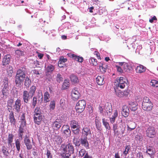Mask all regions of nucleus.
I'll list each match as a JSON object with an SVG mask.
<instances>
[{
    "label": "nucleus",
    "instance_id": "obj_61",
    "mask_svg": "<svg viewBox=\"0 0 158 158\" xmlns=\"http://www.w3.org/2000/svg\"><path fill=\"white\" fill-rule=\"evenodd\" d=\"M58 65L59 67L62 68L64 67V64L63 62V61L59 60L58 62Z\"/></svg>",
    "mask_w": 158,
    "mask_h": 158
},
{
    "label": "nucleus",
    "instance_id": "obj_40",
    "mask_svg": "<svg viewBox=\"0 0 158 158\" xmlns=\"http://www.w3.org/2000/svg\"><path fill=\"white\" fill-rule=\"evenodd\" d=\"M102 123L103 125L106 129L110 130V129L109 124L106 121L105 118L102 119Z\"/></svg>",
    "mask_w": 158,
    "mask_h": 158
},
{
    "label": "nucleus",
    "instance_id": "obj_39",
    "mask_svg": "<svg viewBox=\"0 0 158 158\" xmlns=\"http://www.w3.org/2000/svg\"><path fill=\"white\" fill-rule=\"evenodd\" d=\"M16 147L18 152H19L20 149V141L19 139H17L15 142Z\"/></svg>",
    "mask_w": 158,
    "mask_h": 158
},
{
    "label": "nucleus",
    "instance_id": "obj_32",
    "mask_svg": "<svg viewBox=\"0 0 158 158\" xmlns=\"http://www.w3.org/2000/svg\"><path fill=\"white\" fill-rule=\"evenodd\" d=\"M36 88L34 86H32L30 88L29 91L28 92L31 96H33L35 93Z\"/></svg>",
    "mask_w": 158,
    "mask_h": 158
},
{
    "label": "nucleus",
    "instance_id": "obj_17",
    "mask_svg": "<svg viewBox=\"0 0 158 158\" xmlns=\"http://www.w3.org/2000/svg\"><path fill=\"white\" fill-rule=\"evenodd\" d=\"M97 84L99 85H102L105 83L104 77L103 76H98L96 78Z\"/></svg>",
    "mask_w": 158,
    "mask_h": 158
},
{
    "label": "nucleus",
    "instance_id": "obj_38",
    "mask_svg": "<svg viewBox=\"0 0 158 158\" xmlns=\"http://www.w3.org/2000/svg\"><path fill=\"white\" fill-rule=\"evenodd\" d=\"M89 62L93 65L96 66L97 64V61L94 58L91 57L89 59Z\"/></svg>",
    "mask_w": 158,
    "mask_h": 158
},
{
    "label": "nucleus",
    "instance_id": "obj_60",
    "mask_svg": "<svg viewBox=\"0 0 158 158\" xmlns=\"http://www.w3.org/2000/svg\"><path fill=\"white\" fill-rule=\"evenodd\" d=\"M46 155L48 158H52V155L50 152L48 150H47Z\"/></svg>",
    "mask_w": 158,
    "mask_h": 158
},
{
    "label": "nucleus",
    "instance_id": "obj_50",
    "mask_svg": "<svg viewBox=\"0 0 158 158\" xmlns=\"http://www.w3.org/2000/svg\"><path fill=\"white\" fill-rule=\"evenodd\" d=\"M7 148L5 147H3L2 149V152L6 156H8L9 153L8 151L7 150Z\"/></svg>",
    "mask_w": 158,
    "mask_h": 158
},
{
    "label": "nucleus",
    "instance_id": "obj_49",
    "mask_svg": "<svg viewBox=\"0 0 158 158\" xmlns=\"http://www.w3.org/2000/svg\"><path fill=\"white\" fill-rule=\"evenodd\" d=\"M149 103H151V101H150L149 98L147 97H144L142 103V105L144 104H146Z\"/></svg>",
    "mask_w": 158,
    "mask_h": 158
},
{
    "label": "nucleus",
    "instance_id": "obj_43",
    "mask_svg": "<svg viewBox=\"0 0 158 158\" xmlns=\"http://www.w3.org/2000/svg\"><path fill=\"white\" fill-rule=\"evenodd\" d=\"M43 95L41 93H39L37 96L38 103L41 104L43 102Z\"/></svg>",
    "mask_w": 158,
    "mask_h": 158
},
{
    "label": "nucleus",
    "instance_id": "obj_56",
    "mask_svg": "<svg viewBox=\"0 0 158 158\" xmlns=\"http://www.w3.org/2000/svg\"><path fill=\"white\" fill-rule=\"evenodd\" d=\"M115 67L116 68L117 71L120 73H122L123 72V68L118 65H116Z\"/></svg>",
    "mask_w": 158,
    "mask_h": 158
},
{
    "label": "nucleus",
    "instance_id": "obj_14",
    "mask_svg": "<svg viewBox=\"0 0 158 158\" xmlns=\"http://www.w3.org/2000/svg\"><path fill=\"white\" fill-rule=\"evenodd\" d=\"M152 104L151 102L142 105V108L144 110L148 111L152 110Z\"/></svg>",
    "mask_w": 158,
    "mask_h": 158
},
{
    "label": "nucleus",
    "instance_id": "obj_62",
    "mask_svg": "<svg viewBox=\"0 0 158 158\" xmlns=\"http://www.w3.org/2000/svg\"><path fill=\"white\" fill-rule=\"evenodd\" d=\"M73 133L76 135L78 134L80 131V128L78 129H75L73 130Z\"/></svg>",
    "mask_w": 158,
    "mask_h": 158
},
{
    "label": "nucleus",
    "instance_id": "obj_42",
    "mask_svg": "<svg viewBox=\"0 0 158 158\" xmlns=\"http://www.w3.org/2000/svg\"><path fill=\"white\" fill-rule=\"evenodd\" d=\"M56 102L54 101H52L50 102L49 107L51 110H54L55 107Z\"/></svg>",
    "mask_w": 158,
    "mask_h": 158
},
{
    "label": "nucleus",
    "instance_id": "obj_3",
    "mask_svg": "<svg viewBox=\"0 0 158 158\" xmlns=\"http://www.w3.org/2000/svg\"><path fill=\"white\" fill-rule=\"evenodd\" d=\"M127 80L124 77L117 78L114 82V85L117 87L121 89L124 88L126 85Z\"/></svg>",
    "mask_w": 158,
    "mask_h": 158
},
{
    "label": "nucleus",
    "instance_id": "obj_58",
    "mask_svg": "<svg viewBox=\"0 0 158 158\" xmlns=\"http://www.w3.org/2000/svg\"><path fill=\"white\" fill-rule=\"evenodd\" d=\"M13 102V100L12 99H10L7 102V105L8 107H10V108H11L12 106Z\"/></svg>",
    "mask_w": 158,
    "mask_h": 158
},
{
    "label": "nucleus",
    "instance_id": "obj_34",
    "mask_svg": "<svg viewBox=\"0 0 158 158\" xmlns=\"http://www.w3.org/2000/svg\"><path fill=\"white\" fill-rule=\"evenodd\" d=\"M55 67L52 64H49L46 68V70L47 72L52 73Z\"/></svg>",
    "mask_w": 158,
    "mask_h": 158
},
{
    "label": "nucleus",
    "instance_id": "obj_35",
    "mask_svg": "<svg viewBox=\"0 0 158 158\" xmlns=\"http://www.w3.org/2000/svg\"><path fill=\"white\" fill-rule=\"evenodd\" d=\"M24 52L22 51L17 50L15 51V56L17 57H19L24 55Z\"/></svg>",
    "mask_w": 158,
    "mask_h": 158
},
{
    "label": "nucleus",
    "instance_id": "obj_26",
    "mask_svg": "<svg viewBox=\"0 0 158 158\" xmlns=\"http://www.w3.org/2000/svg\"><path fill=\"white\" fill-rule=\"evenodd\" d=\"M61 125V122L56 121L52 124V127L54 129L57 130L60 128Z\"/></svg>",
    "mask_w": 158,
    "mask_h": 158
},
{
    "label": "nucleus",
    "instance_id": "obj_23",
    "mask_svg": "<svg viewBox=\"0 0 158 158\" xmlns=\"http://www.w3.org/2000/svg\"><path fill=\"white\" fill-rule=\"evenodd\" d=\"M115 91L116 95L118 97H122L124 95H125V93H126V92H123L119 90L118 89H115Z\"/></svg>",
    "mask_w": 158,
    "mask_h": 158
},
{
    "label": "nucleus",
    "instance_id": "obj_44",
    "mask_svg": "<svg viewBox=\"0 0 158 158\" xmlns=\"http://www.w3.org/2000/svg\"><path fill=\"white\" fill-rule=\"evenodd\" d=\"M95 122L97 128V129H98L100 125V119L99 117H96Z\"/></svg>",
    "mask_w": 158,
    "mask_h": 158
},
{
    "label": "nucleus",
    "instance_id": "obj_59",
    "mask_svg": "<svg viewBox=\"0 0 158 158\" xmlns=\"http://www.w3.org/2000/svg\"><path fill=\"white\" fill-rule=\"evenodd\" d=\"M26 123L25 120H21V124L20 127H24L26 126Z\"/></svg>",
    "mask_w": 158,
    "mask_h": 158
},
{
    "label": "nucleus",
    "instance_id": "obj_25",
    "mask_svg": "<svg viewBox=\"0 0 158 158\" xmlns=\"http://www.w3.org/2000/svg\"><path fill=\"white\" fill-rule=\"evenodd\" d=\"M123 72H129L131 70L132 68L131 67L129 66V65L127 63H124V64L123 67Z\"/></svg>",
    "mask_w": 158,
    "mask_h": 158
},
{
    "label": "nucleus",
    "instance_id": "obj_33",
    "mask_svg": "<svg viewBox=\"0 0 158 158\" xmlns=\"http://www.w3.org/2000/svg\"><path fill=\"white\" fill-rule=\"evenodd\" d=\"M135 128V123L134 122H131L130 124L127 125V130L131 131Z\"/></svg>",
    "mask_w": 158,
    "mask_h": 158
},
{
    "label": "nucleus",
    "instance_id": "obj_20",
    "mask_svg": "<svg viewBox=\"0 0 158 158\" xmlns=\"http://www.w3.org/2000/svg\"><path fill=\"white\" fill-rule=\"evenodd\" d=\"M135 70L137 73H141L145 71V67L142 65H139L136 67Z\"/></svg>",
    "mask_w": 158,
    "mask_h": 158
},
{
    "label": "nucleus",
    "instance_id": "obj_7",
    "mask_svg": "<svg viewBox=\"0 0 158 158\" xmlns=\"http://www.w3.org/2000/svg\"><path fill=\"white\" fill-rule=\"evenodd\" d=\"M71 96L72 99L76 100L78 99L80 96V94L77 90V88H74L72 91Z\"/></svg>",
    "mask_w": 158,
    "mask_h": 158
},
{
    "label": "nucleus",
    "instance_id": "obj_64",
    "mask_svg": "<svg viewBox=\"0 0 158 158\" xmlns=\"http://www.w3.org/2000/svg\"><path fill=\"white\" fill-rule=\"evenodd\" d=\"M83 158H92V157L89 156L88 153H86Z\"/></svg>",
    "mask_w": 158,
    "mask_h": 158
},
{
    "label": "nucleus",
    "instance_id": "obj_63",
    "mask_svg": "<svg viewBox=\"0 0 158 158\" xmlns=\"http://www.w3.org/2000/svg\"><path fill=\"white\" fill-rule=\"evenodd\" d=\"M59 60L63 61V62L64 63L65 62L67 61V59L66 58H64L63 57H61Z\"/></svg>",
    "mask_w": 158,
    "mask_h": 158
},
{
    "label": "nucleus",
    "instance_id": "obj_52",
    "mask_svg": "<svg viewBox=\"0 0 158 158\" xmlns=\"http://www.w3.org/2000/svg\"><path fill=\"white\" fill-rule=\"evenodd\" d=\"M130 148V147L129 145H127L125 147V150L123 152V154L126 156L128 154V152Z\"/></svg>",
    "mask_w": 158,
    "mask_h": 158
},
{
    "label": "nucleus",
    "instance_id": "obj_21",
    "mask_svg": "<svg viewBox=\"0 0 158 158\" xmlns=\"http://www.w3.org/2000/svg\"><path fill=\"white\" fill-rule=\"evenodd\" d=\"M69 56H71L74 60L80 62H82L83 61V58L82 57L77 56L74 54H69Z\"/></svg>",
    "mask_w": 158,
    "mask_h": 158
},
{
    "label": "nucleus",
    "instance_id": "obj_46",
    "mask_svg": "<svg viewBox=\"0 0 158 158\" xmlns=\"http://www.w3.org/2000/svg\"><path fill=\"white\" fill-rule=\"evenodd\" d=\"M86 151L84 149H82L79 152L78 156L80 157H82L85 154Z\"/></svg>",
    "mask_w": 158,
    "mask_h": 158
},
{
    "label": "nucleus",
    "instance_id": "obj_45",
    "mask_svg": "<svg viewBox=\"0 0 158 158\" xmlns=\"http://www.w3.org/2000/svg\"><path fill=\"white\" fill-rule=\"evenodd\" d=\"M67 129L64 131V133L67 136H69L71 135V131L69 127L67 126Z\"/></svg>",
    "mask_w": 158,
    "mask_h": 158
},
{
    "label": "nucleus",
    "instance_id": "obj_41",
    "mask_svg": "<svg viewBox=\"0 0 158 158\" xmlns=\"http://www.w3.org/2000/svg\"><path fill=\"white\" fill-rule=\"evenodd\" d=\"M150 85L153 87H158V81L154 80H152L150 82Z\"/></svg>",
    "mask_w": 158,
    "mask_h": 158
},
{
    "label": "nucleus",
    "instance_id": "obj_47",
    "mask_svg": "<svg viewBox=\"0 0 158 158\" xmlns=\"http://www.w3.org/2000/svg\"><path fill=\"white\" fill-rule=\"evenodd\" d=\"M73 143L76 146H79L80 145V143H79L80 142L78 139L77 138H75V137L73 139Z\"/></svg>",
    "mask_w": 158,
    "mask_h": 158
},
{
    "label": "nucleus",
    "instance_id": "obj_22",
    "mask_svg": "<svg viewBox=\"0 0 158 158\" xmlns=\"http://www.w3.org/2000/svg\"><path fill=\"white\" fill-rule=\"evenodd\" d=\"M129 110L127 106H125L123 107L122 114L124 117H127L129 114Z\"/></svg>",
    "mask_w": 158,
    "mask_h": 158
},
{
    "label": "nucleus",
    "instance_id": "obj_13",
    "mask_svg": "<svg viewBox=\"0 0 158 158\" xmlns=\"http://www.w3.org/2000/svg\"><path fill=\"white\" fill-rule=\"evenodd\" d=\"M11 56L9 55H7L5 56L2 60V65H6L9 64L11 58Z\"/></svg>",
    "mask_w": 158,
    "mask_h": 158
},
{
    "label": "nucleus",
    "instance_id": "obj_1",
    "mask_svg": "<svg viewBox=\"0 0 158 158\" xmlns=\"http://www.w3.org/2000/svg\"><path fill=\"white\" fill-rule=\"evenodd\" d=\"M26 75L22 69H19L16 72L15 77V83L17 87H20Z\"/></svg>",
    "mask_w": 158,
    "mask_h": 158
},
{
    "label": "nucleus",
    "instance_id": "obj_36",
    "mask_svg": "<svg viewBox=\"0 0 158 158\" xmlns=\"http://www.w3.org/2000/svg\"><path fill=\"white\" fill-rule=\"evenodd\" d=\"M24 80L25 85L27 87H29L31 82V81L29 78L28 77H25Z\"/></svg>",
    "mask_w": 158,
    "mask_h": 158
},
{
    "label": "nucleus",
    "instance_id": "obj_24",
    "mask_svg": "<svg viewBox=\"0 0 158 158\" xmlns=\"http://www.w3.org/2000/svg\"><path fill=\"white\" fill-rule=\"evenodd\" d=\"M9 119L11 125H14L15 124L16 120L14 117L13 112H11L10 114Z\"/></svg>",
    "mask_w": 158,
    "mask_h": 158
},
{
    "label": "nucleus",
    "instance_id": "obj_18",
    "mask_svg": "<svg viewBox=\"0 0 158 158\" xmlns=\"http://www.w3.org/2000/svg\"><path fill=\"white\" fill-rule=\"evenodd\" d=\"M70 78V81L73 84H77L79 81V80L77 77L74 74L71 75Z\"/></svg>",
    "mask_w": 158,
    "mask_h": 158
},
{
    "label": "nucleus",
    "instance_id": "obj_15",
    "mask_svg": "<svg viewBox=\"0 0 158 158\" xmlns=\"http://www.w3.org/2000/svg\"><path fill=\"white\" fill-rule=\"evenodd\" d=\"M34 118L35 123L37 125H39L42 120V115L39 114L34 115Z\"/></svg>",
    "mask_w": 158,
    "mask_h": 158
},
{
    "label": "nucleus",
    "instance_id": "obj_2",
    "mask_svg": "<svg viewBox=\"0 0 158 158\" xmlns=\"http://www.w3.org/2000/svg\"><path fill=\"white\" fill-rule=\"evenodd\" d=\"M126 125L124 123L121 122L118 124L113 125V130L114 134H116L121 131L122 134H123L125 130Z\"/></svg>",
    "mask_w": 158,
    "mask_h": 158
},
{
    "label": "nucleus",
    "instance_id": "obj_31",
    "mask_svg": "<svg viewBox=\"0 0 158 158\" xmlns=\"http://www.w3.org/2000/svg\"><path fill=\"white\" fill-rule=\"evenodd\" d=\"M69 86V80H65L64 81L62 86V89H65Z\"/></svg>",
    "mask_w": 158,
    "mask_h": 158
},
{
    "label": "nucleus",
    "instance_id": "obj_54",
    "mask_svg": "<svg viewBox=\"0 0 158 158\" xmlns=\"http://www.w3.org/2000/svg\"><path fill=\"white\" fill-rule=\"evenodd\" d=\"M63 78L62 77L60 73L57 74L56 77V80L58 82L60 83L61 81H62Z\"/></svg>",
    "mask_w": 158,
    "mask_h": 158
},
{
    "label": "nucleus",
    "instance_id": "obj_8",
    "mask_svg": "<svg viewBox=\"0 0 158 158\" xmlns=\"http://www.w3.org/2000/svg\"><path fill=\"white\" fill-rule=\"evenodd\" d=\"M80 142L81 145L84 147L86 149L89 148V143L87 140V137L82 135L80 138Z\"/></svg>",
    "mask_w": 158,
    "mask_h": 158
},
{
    "label": "nucleus",
    "instance_id": "obj_55",
    "mask_svg": "<svg viewBox=\"0 0 158 158\" xmlns=\"http://www.w3.org/2000/svg\"><path fill=\"white\" fill-rule=\"evenodd\" d=\"M7 72L8 73V74L10 76H11L12 74L13 73V70L12 68L9 66L8 67V69H7Z\"/></svg>",
    "mask_w": 158,
    "mask_h": 158
},
{
    "label": "nucleus",
    "instance_id": "obj_53",
    "mask_svg": "<svg viewBox=\"0 0 158 158\" xmlns=\"http://www.w3.org/2000/svg\"><path fill=\"white\" fill-rule=\"evenodd\" d=\"M38 101L37 97H34L33 98L32 102V105L33 106V108H34L36 106L37 103V101Z\"/></svg>",
    "mask_w": 158,
    "mask_h": 158
},
{
    "label": "nucleus",
    "instance_id": "obj_37",
    "mask_svg": "<svg viewBox=\"0 0 158 158\" xmlns=\"http://www.w3.org/2000/svg\"><path fill=\"white\" fill-rule=\"evenodd\" d=\"M50 95L48 92L45 93L44 95V101L46 103L49 101V98Z\"/></svg>",
    "mask_w": 158,
    "mask_h": 158
},
{
    "label": "nucleus",
    "instance_id": "obj_27",
    "mask_svg": "<svg viewBox=\"0 0 158 158\" xmlns=\"http://www.w3.org/2000/svg\"><path fill=\"white\" fill-rule=\"evenodd\" d=\"M53 140L58 144H60L62 142V138L59 136H56L53 138Z\"/></svg>",
    "mask_w": 158,
    "mask_h": 158
},
{
    "label": "nucleus",
    "instance_id": "obj_5",
    "mask_svg": "<svg viewBox=\"0 0 158 158\" xmlns=\"http://www.w3.org/2000/svg\"><path fill=\"white\" fill-rule=\"evenodd\" d=\"M3 84L2 85V93L3 97H6L8 94V81L6 79H5L3 81Z\"/></svg>",
    "mask_w": 158,
    "mask_h": 158
},
{
    "label": "nucleus",
    "instance_id": "obj_48",
    "mask_svg": "<svg viewBox=\"0 0 158 158\" xmlns=\"http://www.w3.org/2000/svg\"><path fill=\"white\" fill-rule=\"evenodd\" d=\"M34 115L36 114H41V110L40 108L38 107H36L34 110Z\"/></svg>",
    "mask_w": 158,
    "mask_h": 158
},
{
    "label": "nucleus",
    "instance_id": "obj_11",
    "mask_svg": "<svg viewBox=\"0 0 158 158\" xmlns=\"http://www.w3.org/2000/svg\"><path fill=\"white\" fill-rule=\"evenodd\" d=\"M24 142L27 149L30 150L32 148V145L31 144V141L27 136H26L24 138Z\"/></svg>",
    "mask_w": 158,
    "mask_h": 158
},
{
    "label": "nucleus",
    "instance_id": "obj_6",
    "mask_svg": "<svg viewBox=\"0 0 158 158\" xmlns=\"http://www.w3.org/2000/svg\"><path fill=\"white\" fill-rule=\"evenodd\" d=\"M147 135L150 137H153L156 134L154 128L152 127H149L146 130Z\"/></svg>",
    "mask_w": 158,
    "mask_h": 158
},
{
    "label": "nucleus",
    "instance_id": "obj_16",
    "mask_svg": "<svg viewBox=\"0 0 158 158\" xmlns=\"http://www.w3.org/2000/svg\"><path fill=\"white\" fill-rule=\"evenodd\" d=\"M21 106V101L19 99H17L15 101L14 106V108L17 112H20Z\"/></svg>",
    "mask_w": 158,
    "mask_h": 158
},
{
    "label": "nucleus",
    "instance_id": "obj_4",
    "mask_svg": "<svg viewBox=\"0 0 158 158\" xmlns=\"http://www.w3.org/2000/svg\"><path fill=\"white\" fill-rule=\"evenodd\" d=\"M86 105V103L84 100L79 101L76 106V109L77 112L79 113L82 112L84 110Z\"/></svg>",
    "mask_w": 158,
    "mask_h": 158
},
{
    "label": "nucleus",
    "instance_id": "obj_51",
    "mask_svg": "<svg viewBox=\"0 0 158 158\" xmlns=\"http://www.w3.org/2000/svg\"><path fill=\"white\" fill-rule=\"evenodd\" d=\"M99 69L101 72L104 73L106 71V69L103 66L102 64L99 65Z\"/></svg>",
    "mask_w": 158,
    "mask_h": 158
},
{
    "label": "nucleus",
    "instance_id": "obj_29",
    "mask_svg": "<svg viewBox=\"0 0 158 158\" xmlns=\"http://www.w3.org/2000/svg\"><path fill=\"white\" fill-rule=\"evenodd\" d=\"M14 136L12 134H9L7 138L8 144L11 146L12 143L13 141Z\"/></svg>",
    "mask_w": 158,
    "mask_h": 158
},
{
    "label": "nucleus",
    "instance_id": "obj_28",
    "mask_svg": "<svg viewBox=\"0 0 158 158\" xmlns=\"http://www.w3.org/2000/svg\"><path fill=\"white\" fill-rule=\"evenodd\" d=\"M118 115V113L117 110H115L114 111L113 115L112 116V117L110 118V121L111 123H113L115 122V118L117 117Z\"/></svg>",
    "mask_w": 158,
    "mask_h": 158
},
{
    "label": "nucleus",
    "instance_id": "obj_9",
    "mask_svg": "<svg viewBox=\"0 0 158 158\" xmlns=\"http://www.w3.org/2000/svg\"><path fill=\"white\" fill-rule=\"evenodd\" d=\"M32 97V96L30 95L27 91L25 90L23 92V99L24 102L27 103L29 100Z\"/></svg>",
    "mask_w": 158,
    "mask_h": 158
},
{
    "label": "nucleus",
    "instance_id": "obj_30",
    "mask_svg": "<svg viewBox=\"0 0 158 158\" xmlns=\"http://www.w3.org/2000/svg\"><path fill=\"white\" fill-rule=\"evenodd\" d=\"M147 152L150 156H151L152 155L155 153V151L152 148L149 147L147 148Z\"/></svg>",
    "mask_w": 158,
    "mask_h": 158
},
{
    "label": "nucleus",
    "instance_id": "obj_57",
    "mask_svg": "<svg viewBox=\"0 0 158 158\" xmlns=\"http://www.w3.org/2000/svg\"><path fill=\"white\" fill-rule=\"evenodd\" d=\"M65 100L64 99L62 98L60 101V105L61 107L63 108L65 105Z\"/></svg>",
    "mask_w": 158,
    "mask_h": 158
},
{
    "label": "nucleus",
    "instance_id": "obj_10",
    "mask_svg": "<svg viewBox=\"0 0 158 158\" xmlns=\"http://www.w3.org/2000/svg\"><path fill=\"white\" fill-rule=\"evenodd\" d=\"M129 108L131 110L135 111L137 109L138 103L136 102L129 101Z\"/></svg>",
    "mask_w": 158,
    "mask_h": 158
},
{
    "label": "nucleus",
    "instance_id": "obj_12",
    "mask_svg": "<svg viewBox=\"0 0 158 158\" xmlns=\"http://www.w3.org/2000/svg\"><path fill=\"white\" fill-rule=\"evenodd\" d=\"M70 125L71 127L73 129L80 128L79 124L77 121L74 120H72L71 121Z\"/></svg>",
    "mask_w": 158,
    "mask_h": 158
},
{
    "label": "nucleus",
    "instance_id": "obj_19",
    "mask_svg": "<svg viewBox=\"0 0 158 158\" xmlns=\"http://www.w3.org/2000/svg\"><path fill=\"white\" fill-rule=\"evenodd\" d=\"M82 135H84L83 136L87 137V136L90 135H91V131L90 129L88 127L84 128L82 131Z\"/></svg>",
    "mask_w": 158,
    "mask_h": 158
}]
</instances>
